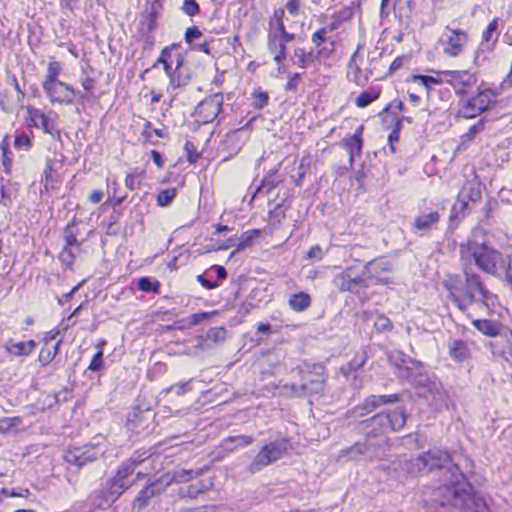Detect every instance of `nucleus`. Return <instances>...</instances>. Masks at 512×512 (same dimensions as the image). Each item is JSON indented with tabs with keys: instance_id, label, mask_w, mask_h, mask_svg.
<instances>
[{
	"instance_id": "obj_27",
	"label": "nucleus",
	"mask_w": 512,
	"mask_h": 512,
	"mask_svg": "<svg viewBox=\"0 0 512 512\" xmlns=\"http://www.w3.org/2000/svg\"><path fill=\"white\" fill-rule=\"evenodd\" d=\"M400 469L411 476H417L426 470L421 455L417 458H404L400 461Z\"/></svg>"
},
{
	"instance_id": "obj_49",
	"label": "nucleus",
	"mask_w": 512,
	"mask_h": 512,
	"mask_svg": "<svg viewBox=\"0 0 512 512\" xmlns=\"http://www.w3.org/2000/svg\"><path fill=\"white\" fill-rule=\"evenodd\" d=\"M159 287L158 281H151L148 277H142L138 280V288L144 292L157 291Z\"/></svg>"
},
{
	"instance_id": "obj_15",
	"label": "nucleus",
	"mask_w": 512,
	"mask_h": 512,
	"mask_svg": "<svg viewBox=\"0 0 512 512\" xmlns=\"http://www.w3.org/2000/svg\"><path fill=\"white\" fill-rule=\"evenodd\" d=\"M491 103V95L488 91L480 92L466 101L460 108L459 114L467 119L474 118L486 111Z\"/></svg>"
},
{
	"instance_id": "obj_62",
	"label": "nucleus",
	"mask_w": 512,
	"mask_h": 512,
	"mask_svg": "<svg viewBox=\"0 0 512 512\" xmlns=\"http://www.w3.org/2000/svg\"><path fill=\"white\" fill-rule=\"evenodd\" d=\"M301 75L299 73H294L289 75L288 81L285 85L286 91H295L298 87Z\"/></svg>"
},
{
	"instance_id": "obj_52",
	"label": "nucleus",
	"mask_w": 512,
	"mask_h": 512,
	"mask_svg": "<svg viewBox=\"0 0 512 512\" xmlns=\"http://www.w3.org/2000/svg\"><path fill=\"white\" fill-rule=\"evenodd\" d=\"M199 474H200V472H198V471L194 472L193 470L181 469V470L175 471L174 480L176 482H185V481L190 480L194 476H198Z\"/></svg>"
},
{
	"instance_id": "obj_26",
	"label": "nucleus",
	"mask_w": 512,
	"mask_h": 512,
	"mask_svg": "<svg viewBox=\"0 0 512 512\" xmlns=\"http://www.w3.org/2000/svg\"><path fill=\"white\" fill-rule=\"evenodd\" d=\"M334 282L340 290L353 292L357 285L363 284L364 279L361 277L352 278L349 272H344L338 275Z\"/></svg>"
},
{
	"instance_id": "obj_31",
	"label": "nucleus",
	"mask_w": 512,
	"mask_h": 512,
	"mask_svg": "<svg viewBox=\"0 0 512 512\" xmlns=\"http://www.w3.org/2000/svg\"><path fill=\"white\" fill-rule=\"evenodd\" d=\"M277 172L278 171L275 169V170L269 172L264 177V179L262 180V184L259 187H257L252 199H254V197L256 196L257 193H260L263 190H265L266 193H270V191L273 188L277 187L282 182V179H280Z\"/></svg>"
},
{
	"instance_id": "obj_51",
	"label": "nucleus",
	"mask_w": 512,
	"mask_h": 512,
	"mask_svg": "<svg viewBox=\"0 0 512 512\" xmlns=\"http://www.w3.org/2000/svg\"><path fill=\"white\" fill-rule=\"evenodd\" d=\"M15 148L27 151L31 148V140L26 134H19L14 140Z\"/></svg>"
},
{
	"instance_id": "obj_30",
	"label": "nucleus",
	"mask_w": 512,
	"mask_h": 512,
	"mask_svg": "<svg viewBox=\"0 0 512 512\" xmlns=\"http://www.w3.org/2000/svg\"><path fill=\"white\" fill-rule=\"evenodd\" d=\"M311 305V298L305 292L292 294L289 298V306L295 312H302Z\"/></svg>"
},
{
	"instance_id": "obj_43",
	"label": "nucleus",
	"mask_w": 512,
	"mask_h": 512,
	"mask_svg": "<svg viewBox=\"0 0 512 512\" xmlns=\"http://www.w3.org/2000/svg\"><path fill=\"white\" fill-rule=\"evenodd\" d=\"M469 201L465 198L461 197V194H458L457 201L454 203L451 211L450 220L457 218L459 215H463L469 206Z\"/></svg>"
},
{
	"instance_id": "obj_35",
	"label": "nucleus",
	"mask_w": 512,
	"mask_h": 512,
	"mask_svg": "<svg viewBox=\"0 0 512 512\" xmlns=\"http://www.w3.org/2000/svg\"><path fill=\"white\" fill-rule=\"evenodd\" d=\"M61 72H62V65L60 62H58V61L49 62L42 84H48V83L60 81L59 76H60Z\"/></svg>"
},
{
	"instance_id": "obj_8",
	"label": "nucleus",
	"mask_w": 512,
	"mask_h": 512,
	"mask_svg": "<svg viewBox=\"0 0 512 512\" xmlns=\"http://www.w3.org/2000/svg\"><path fill=\"white\" fill-rule=\"evenodd\" d=\"M284 10L277 9L274 11L268 23L267 47L274 54L281 41H294L295 35L289 33L284 25Z\"/></svg>"
},
{
	"instance_id": "obj_11",
	"label": "nucleus",
	"mask_w": 512,
	"mask_h": 512,
	"mask_svg": "<svg viewBox=\"0 0 512 512\" xmlns=\"http://www.w3.org/2000/svg\"><path fill=\"white\" fill-rule=\"evenodd\" d=\"M105 450L100 445H84L82 447H74L64 454V460L78 468L83 467L87 463L93 462L102 456Z\"/></svg>"
},
{
	"instance_id": "obj_36",
	"label": "nucleus",
	"mask_w": 512,
	"mask_h": 512,
	"mask_svg": "<svg viewBox=\"0 0 512 512\" xmlns=\"http://www.w3.org/2000/svg\"><path fill=\"white\" fill-rule=\"evenodd\" d=\"M227 337V330L224 327H214L207 331L205 336H201V339L211 341L214 344H220L225 341Z\"/></svg>"
},
{
	"instance_id": "obj_19",
	"label": "nucleus",
	"mask_w": 512,
	"mask_h": 512,
	"mask_svg": "<svg viewBox=\"0 0 512 512\" xmlns=\"http://www.w3.org/2000/svg\"><path fill=\"white\" fill-rule=\"evenodd\" d=\"M440 220V214L436 210L422 211L415 217L412 227L423 233H428L435 228Z\"/></svg>"
},
{
	"instance_id": "obj_28",
	"label": "nucleus",
	"mask_w": 512,
	"mask_h": 512,
	"mask_svg": "<svg viewBox=\"0 0 512 512\" xmlns=\"http://www.w3.org/2000/svg\"><path fill=\"white\" fill-rule=\"evenodd\" d=\"M448 348L450 356L458 362L464 361L469 356V349L462 340H451L448 344Z\"/></svg>"
},
{
	"instance_id": "obj_3",
	"label": "nucleus",
	"mask_w": 512,
	"mask_h": 512,
	"mask_svg": "<svg viewBox=\"0 0 512 512\" xmlns=\"http://www.w3.org/2000/svg\"><path fill=\"white\" fill-rule=\"evenodd\" d=\"M449 478L444 484L448 493L447 500L456 508L465 512H492L490 499L473 492L463 473L457 465H452L447 470Z\"/></svg>"
},
{
	"instance_id": "obj_50",
	"label": "nucleus",
	"mask_w": 512,
	"mask_h": 512,
	"mask_svg": "<svg viewBox=\"0 0 512 512\" xmlns=\"http://www.w3.org/2000/svg\"><path fill=\"white\" fill-rule=\"evenodd\" d=\"M268 94L263 91H255L253 93V106L257 109H261L268 104Z\"/></svg>"
},
{
	"instance_id": "obj_13",
	"label": "nucleus",
	"mask_w": 512,
	"mask_h": 512,
	"mask_svg": "<svg viewBox=\"0 0 512 512\" xmlns=\"http://www.w3.org/2000/svg\"><path fill=\"white\" fill-rule=\"evenodd\" d=\"M392 270V265L386 259L380 258L370 261L366 264L364 269V275L366 280L371 281L374 284H388V274Z\"/></svg>"
},
{
	"instance_id": "obj_47",
	"label": "nucleus",
	"mask_w": 512,
	"mask_h": 512,
	"mask_svg": "<svg viewBox=\"0 0 512 512\" xmlns=\"http://www.w3.org/2000/svg\"><path fill=\"white\" fill-rule=\"evenodd\" d=\"M175 196L176 193L174 189L163 190L157 196V204L161 207H166L172 202Z\"/></svg>"
},
{
	"instance_id": "obj_40",
	"label": "nucleus",
	"mask_w": 512,
	"mask_h": 512,
	"mask_svg": "<svg viewBox=\"0 0 512 512\" xmlns=\"http://www.w3.org/2000/svg\"><path fill=\"white\" fill-rule=\"evenodd\" d=\"M61 344V340H59L52 348L50 347H43L39 354V361L42 365L49 364L56 354L58 353L59 346Z\"/></svg>"
},
{
	"instance_id": "obj_41",
	"label": "nucleus",
	"mask_w": 512,
	"mask_h": 512,
	"mask_svg": "<svg viewBox=\"0 0 512 512\" xmlns=\"http://www.w3.org/2000/svg\"><path fill=\"white\" fill-rule=\"evenodd\" d=\"M294 58H296L294 64L300 68L305 69L308 66V64L312 61V53L306 52L302 48H296L294 50Z\"/></svg>"
},
{
	"instance_id": "obj_5",
	"label": "nucleus",
	"mask_w": 512,
	"mask_h": 512,
	"mask_svg": "<svg viewBox=\"0 0 512 512\" xmlns=\"http://www.w3.org/2000/svg\"><path fill=\"white\" fill-rule=\"evenodd\" d=\"M411 366L399 367V377L408 379L419 387V396L429 401L430 405L440 410L448 406V394L441 383L429 380L422 374L423 367L420 363L410 361Z\"/></svg>"
},
{
	"instance_id": "obj_58",
	"label": "nucleus",
	"mask_w": 512,
	"mask_h": 512,
	"mask_svg": "<svg viewBox=\"0 0 512 512\" xmlns=\"http://www.w3.org/2000/svg\"><path fill=\"white\" fill-rule=\"evenodd\" d=\"M288 41H281V43H279L277 49L275 50L274 52V57H273V60L277 63V64H281L285 58H286V43Z\"/></svg>"
},
{
	"instance_id": "obj_33",
	"label": "nucleus",
	"mask_w": 512,
	"mask_h": 512,
	"mask_svg": "<svg viewBox=\"0 0 512 512\" xmlns=\"http://www.w3.org/2000/svg\"><path fill=\"white\" fill-rule=\"evenodd\" d=\"M35 346V341L29 340L25 342L9 343L7 350L14 356H27L34 350Z\"/></svg>"
},
{
	"instance_id": "obj_29",
	"label": "nucleus",
	"mask_w": 512,
	"mask_h": 512,
	"mask_svg": "<svg viewBox=\"0 0 512 512\" xmlns=\"http://www.w3.org/2000/svg\"><path fill=\"white\" fill-rule=\"evenodd\" d=\"M473 326L480 333L488 337H495L499 334L500 327L499 325L492 320L488 319H476L472 321Z\"/></svg>"
},
{
	"instance_id": "obj_59",
	"label": "nucleus",
	"mask_w": 512,
	"mask_h": 512,
	"mask_svg": "<svg viewBox=\"0 0 512 512\" xmlns=\"http://www.w3.org/2000/svg\"><path fill=\"white\" fill-rule=\"evenodd\" d=\"M185 151L187 153V158L190 163H195L200 157V154L197 152L195 145L187 141L185 144Z\"/></svg>"
},
{
	"instance_id": "obj_21",
	"label": "nucleus",
	"mask_w": 512,
	"mask_h": 512,
	"mask_svg": "<svg viewBox=\"0 0 512 512\" xmlns=\"http://www.w3.org/2000/svg\"><path fill=\"white\" fill-rule=\"evenodd\" d=\"M301 387L308 394L320 393L324 387V379L320 374L301 371Z\"/></svg>"
},
{
	"instance_id": "obj_60",
	"label": "nucleus",
	"mask_w": 512,
	"mask_h": 512,
	"mask_svg": "<svg viewBox=\"0 0 512 512\" xmlns=\"http://www.w3.org/2000/svg\"><path fill=\"white\" fill-rule=\"evenodd\" d=\"M102 365H103V351H97L88 366V370H91L94 372L99 371L101 369Z\"/></svg>"
},
{
	"instance_id": "obj_22",
	"label": "nucleus",
	"mask_w": 512,
	"mask_h": 512,
	"mask_svg": "<svg viewBox=\"0 0 512 512\" xmlns=\"http://www.w3.org/2000/svg\"><path fill=\"white\" fill-rule=\"evenodd\" d=\"M362 133H363V126L360 125L355 133L344 140V146L349 154V162L350 165L354 162L355 156H360L363 146V140H362Z\"/></svg>"
},
{
	"instance_id": "obj_48",
	"label": "nucleus",
	"mask_w": 512,
	"mask_h": 512,
	"mask_svg": "<svg viewBox=\"0 0 512 512\" xmlns=\"http://www.w3.org/2000/svg\"><path fill=\"white\" fill-rule=\"evenodd\" d=\"M374 328L378 332L390 331L393 324L388 317L379 314L374 322Z\"/></svg>"
},
{
	"instance_id": "obj_55",
	"label": "nucleus",
	"mask_w": 512,
	"mask_h": 512,
	"mask_svg": "<svg viewBox=\"0 0 512 512\" xmlns=\"http://www.w3.org/2000/svg\"><path fill=\"white\" fill-rule=\"evenodd\" d=\"M497 29H498V19H494L493 21H491L488 24L486 29L483 31V34H482L483 41L489 42L490 40H492L493 35L496 34V32H497Z\"/></svg>"
},
{
	"instance_id": "obj_61",
	"label": "nucleus",
	"mask_w": 512,
	"mask_h": 512,
	"mask_svg": "<svg viewBox=\"0 0 512 512\" xmlns=\"http://www.w3.org/2000/svg\"><path fill=\"white\" fill-rule=\"evenodd\" d=\"M202 36L201 31L196 27H189L185 32V40L187 43L192 44L195 39H199Z\"/></svg>"
},
{
	"instance_id": "obj_10",
	"label": "nucleus",
	"mask_w": 512,
	"mask_h": 512,
	"mask_svg": "<svg viewBox=\"0 0 512 512\" xmlns=\"http://www.w3.org/2000/svg\"><path fill=\"white\" fill-rule=\"evenodd\" d=\"M224 103L222 93H215L202 100L195 108L193 117L200 125H205L216 119Z\"/></svg>"
},
{
	"instance_id": "obj_1",
	"label": "nucleus",
	"mask_w": 512,
	"mask_h": 512,
	"mask_svg": "<svg viewBox=\"0 0 512 512\" xmlns=\"http://www.w3.org/2000/svg\"><path fill=\"white\" fill-rule=\"evenodd\" d=\"M461 266L474 269L478 267L481 271L500 277L505 275L508 284L512 288V264L510 257H506L500 251L488 246L485 243L468 241L460 245Z\"/></svg>"
},
{
	"instance_id": "obj_24",
	"label": "nucleus",
	"mask_w": 512,
	"mask_h": 512,
	"mask_svg": "<svg viewBox=\"0 0 512 512\" xmlns=\"http://www.w3.org/2000/svg\"><path fill=\"white\" fill-rule=\"evenodd\" d=\"M254 438L248 435H237L225 438L221 447L228 452H232L237 447H246L253 443Z\"/></svg>"
},
{
	"instance_id": "obj_56",
	"label": "nucleus",
	"mask_w": 512,
	"mask_h": 512,
	"mask_svg": "<svg viewBox=\"0 0 512 512\" xmlns=\"http://www.w3.org/2000/svg\"><path fill=\"white\" fill-rule=\"evenodd\" d=\"M63 239H64V242H65V245L64 246H78L80 247V243L78 242L75 234L73 233V231L71 230V227L70 226H67L64 230V235H63Z\"/></svg>"
},
{
	"instance_id": "obj_54",
	"label": "nucleus",
	"mask_w": 512,
	"mask_h": 512,
	"mask_svg": "<svg viewBox=\"0 0 512 512\" xmlns=\"http://www.w3.org/2000/svg\"><path fill=\"white\" fill-rule=\"evenodd\" d=\"M258 234H259L258 230H254L253 232H246L245 234H243L240 238V242L237 245L236 250L239 251V250H242L245 247L249 246L252 243L254 237L257 236Z\"/></svg>"
},
{
	"instance_id": "obj_2",
	"label": "nucleus",
	"mask_w": 512,
	"mask_h": 512,
	"mask_svg": "<svg viewBox=\"0 0 512 512\" xmlns=\"http://www.w3.org/2000/svg\"><path fill=\"white\" fill-rule=\"evenodd\" d=\"M461 267L465 276V284L462 285L454 278L446 280L444 285L448 290V297L461 311H466L472 305L488 307L491 293L485 287L479 274L474 269Z\"/></svg>"
},
{
	"instance_id": "obj_12",
	"label": "nucleus",
	"mask_w": 512,
	"mask_h": 512,
	"mask_svg": "<svg viewBox=\"0 0 512 512\" xmlns=\"http://www.w3.org/2000/svg\"><path fill=\"white\" fill-rule=\"evenodd\" d=\"M45 95L52 104L72 105L76 91L72 86L62 81L42 84Z\"/></svg>"
},
{
	"instance_id": "obj_45",
	"label": "nucleus",
	"mask_w": 512,
	"mask_h": 512,
	"mask_svg": "<svg viewBox=\"0 0 512 512\" xmlns=\"http://www.w3.org/2000/svg\"><path fill=\"white\" fill-rule=\"evenodd\" d=\"M137 463L138 462L132 460L123 463L118 469L116 476L124 480H128L127 478L133 474Z\"/></svg>"
},
{
	"instance_id": "obj_6",
	"label": "nucleus",
	"mask_w": 512,
	"mask_h": 512,
	"mask_svg": "<svg viewBox=\"0 0 512 512\" xmlns=\"http://www.w3.org/2000/svg\"><path fill=\"white\" fill-rule=\"evenodd\" d=\"M287 451L288 441L286 439H277L266 443L248 466V471L251 474L261 471L286 455Z\"/></svg>"
},
{
	"instance_id": "obj_9",
	"label": "nucleus",
	"mask_w": 512,
	"mask_h": 512,
	"mask_svg": "<svg viewBox=\"0 0 512 512\" xmlns=\"http://www.w3.org/2000/svg\"><path fill=\"white\" fill-rule=\"evenodd\" d=\"M469 36L466 31L446 26L439 39L443 52L449 57H458L467 45Z\"/></svg>"
},
{
	"instance_id": "obj_39",
	"label": "nucleus",
	"mask_w": 512,
	"mask_h": 512,
	"mask_svg": "<svg viewBox=\"0 0 512 512\" xmlns=\"http://www.w3.org/2000/svg\"><path fill=\"white\" fill-rule=\"evenodd\" d=\"M413 82L421 86L428 94L430 89L435 85L441 84L442 80L434 78L432 76L415 75L413 77Z\"/></svg>"
},
{
	"instance_id": "obj_34",
	"label": "nucleus",
	"mask_w": 512,
	"mask_h": 512,
	"mask_svg": "<svg viewBox=\"0 0 512 512\" xmlns=\"http://www.w3.org/2000/svg\"><path fill=\"white\" fill-rule=\"evenodd\" d=\"M81 248L78 246H64L62 251L59 254L60 261L67 267H71L76 259L77 254H79Z\"/></svg>"
},
{
	"instance_id": "obj_18",
	"label": "nucleus",
	"mask_w": 512,
	"mask_h": 512,
	"mask_svg": "<svg viewBox=\"0 0 512 512\" xmlns=\"http://www.w3.org/2000/svg\"><path fill=\"white\" fill-rule=\"evenodd\" d=\"M425 469L431 471L433 469L443 468L451 462V456L447 451L440 449H431L421 455Z\"/></svg>"
},
{
	"instance_id": "obj_16",
	"label": "nucleus",
	"mask_w": 512,
	"mask_h": 512,
	"mask_svg": "<svg viewBox=\"0 0 512 512\" xmlns=\"http://www.w3.org/2000/svg\"><path fill=\"white\" fill-rule=\"evenodd\" d=\"M28 114L34 122L35 127L41 128L45 133L51 135L55 139H60V131L57 128L55 119H52L40 110L27 107Z\"/></svg>"
},
{
	"instance_id": "obj_14",
	"label": "nucleus",
	"mask_w": 512,
	"mask_h": 512,
	"mask_svg": "<svg viewBox=\"0 0 512 512\" xmlns=\"http://www.w3.org/2000/svg\"><path fill=\"white\" fill-rule=\"evenodd\" d=\"M398 401L396 394L391 395H371L367 397L363 403L356 406L350 411V414L354 418H360L372 413L375 409L379 408L384 404L395 403Z\"/></svg>"
},
{
	"instance_id": "obj_53",
	"label": "nucleus",
	"mask_w": 512,
	"mask_h": 512,
	"mask_svg": "<svg viewBox=\"0 0 512 512\" xmlns=\"http://www.w3.org/2000/svg\"><path fill=\"white\" fill-rule=\"evenodd\" d=\"M182 10L188 16H195L199 13L200 8L195 0H185L182 6Z\"/></svg>"
},
{
	"instance_id": "obj_37",
	"label": "nucleus",
	"mask_w": 512,
	"mask_h": 512,
	"mask_svg": "<svg viewBox=\"0 0 512 512\" xmlns=\"http://www.w3.org/2000/svg\"><path fill=\"white\" fill-rule=\"evenodd\" d=\"M190 78H191L190 74L184 73V70H181L179 72H178V70H174V73L171 74V76L169 77L170 86H169L168 90L170 88L176 89V88L185 86L190 81Z\"/></svg>"
},
{
	"instance_id": "obj_7",
	"label": "nucleus",
	"mask_w": 512,
	"mask_h": 512,
	"mask_svg": "<svg viewBox=\"0 0 512 512\" xmlns=\"http://www.w3.org/2000/svg\"><path fill=\"white\" fill-rule=\"evenodd\" d=\"M383 441L370 442L365 438L364 442H358L341 450L340 457H346L352 461L381 459L384 456Z\"/></svg>"
},
{
	"instance_id": "obj_25",
	"label": "nucleus",
	"mask_w": 512,
	"mask_h": 512,
	"mask_svg": "<svg viewBox=\"0 0 512 512\" xmlns=\"http://www.w3.org/2000/svg\"><path fill=\"white\" fill-rule=\"evenodd\" d=\"M160 492V484L152 483L141 490L133 504L135 507H138V509H142L147 505L148 501L152 497H154L156 494H159Z\"/></svg>"
},
{
	"instance_id": "obj_46",
	"label": "nucleus",
	"mask_w": 512,
	"mask_h": 512,
	"mask_svg": "<svg viewBox=\"0 0 512 512\" xmlns=\"http://www.w3.org/2000/svg\"><path fill=\"white\" fill-rule=\"evenodd\" d=\"M21 423L19 417H4L0 419V433H7Z\"/></svg>"
},
{
	"instance_id": "obj_38",
	"label": "nucleus",
	"mask_w": 512,
	"mask_h": 512,
	"mask_svg": "<svg viewBox=\"0 0 512 512\" xmlns=\"http://www.w3.org/2000/svg\"><path fill=\"white\" fill-rule=\"evenodd\" d=\"M190 78H191L190 74L184 73V70H181L179 72H178V70H174V73L171 74V76L169 77L170 86H169L168 90L170 88L176 89V88L185 86L190 81Z\"/></svg>"
},
{
	"instance_id": "obj_64",
	"label": "nucleus",
	"mask_w": 512,
	"mask_h": 512,
	"mask_svg": "<svg viewBox=\"0 0 512 512\" xmlns=\"http://www.w3.org/2000/svg\"><path fill=\"white\" fill-rule=\"evenodd\" d=\"M217 510L218 508L216 505L210 504L190 509H184L181 510L180 512H217Z\"/></svg>"
},
{
	"instance_id": "obj_42",
	"label": "nucleus",
	"mask_w": 512,
	"mask_h": 512,
	"mask_svg": "<svg viewBox=\"0 0 512 512\" xmlns=\"http://www.w3.org/2000/svg\"><path fill=\"white\" fill-rule=\"evenodd\" d=\"M379 92L377 91H364L355 100V104L359 108H364L370 105L373 101L378 99Z\"/></svg>"
},
{
	"instance_id": "obj_4",
	"label": "nucleus",
	"mask_w": 512,
	"mask_h": 512,
	"mask_svg": "<svg viewBox=\"0 0 512 512\" xmlns=\"http://www.w3.org/2000/svg\"><path fill=\"white\" fill-rule=\"evenodd\" d=\"M406 415L400 408L388 412H382L359 423L360 430L365 434V438L370 442L383 441L385 450L388 440L385 437L388 433L398 431L404 427Z\"/></svg>"
},
{
	"instance_id": "obj_63",
	"label": "nucleus",
	"mask_w": 512,
	"mask_h": 512,
	"mask_svg": "<svg viewBox=\"0 0 512 512\" xmlns=\"http://www.w3.org/2000/svg\"><path fill=\"white\" fill-rule=\"evenodd\" d=\"M139 176L140 174L138 173H129L125 179L126 188L131 191L135 190L138 186L137 179L139 178Z\"/></svg>"
},
{
	"instance_id": "obj_44",
	"label": "nucleus",
	"mask_w": 512,
	"mask_h": 512,
	"mask_svg": "<svg viewBox=\"0 0 512 512\" xmlns=\"http://www.w3.org/2000/svg\"><path fill=\"white\" fill-rule=\"evenodd\" d=\"M310 163H311V157L309 155L304 156L301 159L299 167H298V175L294 179V183H295L296 186H301V183H302V181L305 178V175H306V172H307V170H308V168L310 166Z\"/></svg>"
},
{
	"instance_id": "obj_17",
	"label": "nucleus",
	"mask_w": 512,
	"mask_h": 512,
	"mask_svg": "<svg viewBox=\"0 0 512 512\" xmlns=\"http://www.w3.org/2000/svg\"><path fill=\"white\" fill-rule=\"evenodd\" d=\"M362 49L361 45L357 46L356 51L352 54V57L348 64V72L347 77L350 81H353L358 86H365L369 81V75L372 72L369 70L367 72H363L360 67V60L362 59L360 55V50Z\"/></svg>"
},
{
	"instance_id": "obj_57",
	"label": "nucleus",
	"mask_w": 512,
	"mask_h": 512,
	"mask_svg": "<svg viewBox=\"0 0 512 512\" xmlns=\"http://www.w3.org/2000/svg\"><path fill=\"white\" fill-rule=\"evenodd\" d=\"M327 34H328V30L326 27H323V28L317 30L316 32L313 33V35L311 37L312 43L315 46L319 47L326 41Z\"/></svg>"
},
{
	"instance_id": "obj_32",
	"label": "nucleus",
	"mask_w": 512,
	"mask_h": 512,
	"mask_svg": "<svg viewBox=\"0 0 512 512\" xmlns=\"http://www.w3.org/2000/svg\"><path fill=\"white\" fill-rule=\"evenodd\" d=\"M462 198L467 199L469 202L475 204L481 201L480 185L473 182H467L459 192Z\"/></svg>"
},
{
	"instance_id": "obj_23",
	"label": "nucleus",
	"mask_w": 512,
	"mask_h": 512,
	"mask_svg": "<svg viewBox=\"0 0 512 512\" xmlns=\"http://www.w3.org/2000/svg\"><path fill=\"white\" fill-rule=\"evenodd\" d=\"M130 482L119 477H114L106 489L107 500L115 501L126 489L129 488Z\"/></svg>"
},
{
	"instance_id": "obj_20",
	"label": "nucleus",
	"mask_w": 512,
	"mask_h": 512,
	"mask_svg": "<svg viewBox=\"0 0 512 512\" xmlns=\"http://www.w3.org/2000/svg\"><path fill=\"white\" fill-rule=\"evenodd\" d=\"M442 74L446 82L454 86L457 93L461 92L466 86H471L475 82V77L469 71H444Z\"/></svg>"
}]
</instances>
